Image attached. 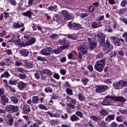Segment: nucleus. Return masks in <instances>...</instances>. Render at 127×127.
<instances>
[{
    "label": "nucleus",
    "mask_w": 127,
    "mask_h": 127,
    "mask_svg": "<svg viewBox=\"0 0 127 127\" xmlns=\"http://www.w3.org/2000/svg\"><path fill=\"white\" fill-rule=\"evenodd\" d=\"M88 50H89V45L87 43L83 44L82 45H81L77 48V50L79 53V62H82L83 55H84L87 52V51H88Z\"/></svg>",
    "instance_id": "obj_1"
},
{
    "label": "nucleus",
    "mask_w": 127,
    "mask_h": 127,
    "mask_svg": "<svg viewBox=\"0 0 127 127\" xmlns=\"http://www.w3.org/2000/svg\"><path fill=\"white\" fill-rule=\"evenodd\" d=\"M113 86L116 90H121V89L127 86V82L124 80H120L118 82H114Z\"/></svg>",
    "instance_id": "obj_2"
},
{
    "label": "nucleus",
    "mask_w": 127,
    "mask_h": 127,
    "mask_svg": "<svg viewBox=\"0 0 127 127\" xmlns=\"http://www.w3.org/2000/svg\"><path fill=\"white\" fill-rule=\"evenodd\" d=\"M105 59L98 61L94 65V69L98 72H102L105 67Z\"/></svg>",
    "instance_id": "obj_3"
},
{
    "label": "nucleus",
    "mask_w": 127,
    "mask_h": 127,
    "mask_svg": "<svg viewBox=\"0 0 127 127\" xmlns=\"http://www.w3.org/2000/svg\"><path fill=\"white\" fill-rule=\"evenodd\" d=\"M115 117L116 116H115V115L112 114L108 115L105 119V122L104 120L100 121V126H101L102 127H106V125H108V124H109L111 121H114Z\"/></svg>",
    "instance_id": "obj_4"
},
{
    "label": "nucleus",
    "mask_w": 127,
    "mask_h": 127,
    "mask_svg": "<svg viewBox=\"0 0 127 127\" xmlns=\"http://www.w3.org/2000/svg\"><path fill=\"white\" fill-rule=\"evenodd\" d=\"M109 89L110 87H109V86L107 85H98L96 87L95 92L96 93H98L99 94H102V93L106 92V91L109 90Z\"/></svg>",
    "instance_id": "obj_5"
},
{
    "label": "nucleus",
    "mask_w": 127,
    "mask_h": 127,
    "mask_svg": "<svg viewBox=\"0 0 127 127\" xmlns=\"http://www.w3.org/2000/svg\"><path fill=\"white\" fill-rule=\"evenodd\" d=\"M105 98L106 99H111V100H113V101H115V102H121L122 103H124L127 101V99L123 96L115 97L114 96L107 95Z\"/></svg>",
    "instance_id": "obj_6"
},
{
    "label": "nucleus",
    "mask_w": 127,
    "mask_h": 127,
    "mask_svg": "<svg viewBox=\"0 0 127 127\" xmlns=\"http://www.w3.org/2000/svg\"><path fill=\"white\" fill-rule=\"evenodd\" d=\"M113 49L114 47L113 46V45L111 44V43L108 42H106L104 44V47L103 49L104 52L105 54H107L109 52H111Z\"/></svg>",
    "instance_id": "obj_7"
},
{
    "label": "nucleus",
    "mask_w": 127,
    "mask_h": 127,
    "mask_svg": "<svg viewBox=\"0 0 127 127\" xmlns=\"http://www.w3.org/2000/svg\"><path fill=\"white\" fill-rule=\"evenodd\" d=\"M67 26L68 28H70V29H81V28H83V27H82V25L79 23H75L73 22H70L67 24Z\"/></svg>",
    "instance_id": "obj_8"
},
{
    "label": "nucleus",
    "mask_w": 127,
    "mask_h": 127,
    "mask_svg": "<svg viewBox=\"0 0 127 127\" xmlns=\"http://www.w3.org/2000/svg\"><path fill=\"white\" fill-rule=\"evenodd\" d=\"M13 26L15 28H21V27H22V28L20 29L21 32H23L25 29L24 24L20 21H16L14 22Z\"/></svg>",
    "instance_id": "obj_9"
},
{
    "label": "nucleus",
    "mask_w": 127,
    "mask_h": 127,
    "mask_svg": "<svg viewBox=\"0 0 127 127\" xmlns=\"http://www.w3.org/2000/svg\"><path fill=\"white\" fill-rule=\"evenodd\" d=\"M52 52V48L50 47L46 48L40 51V54L47 56V55H50Z\"/></svg>",
    "instance_id": "obj_10"
},
{
    "label": "nucleus",
    "mask_w": 127,
    "mask_h": 127,
    "mask_svg": "<svg viewBox=\"0 0 127 127\" xmlns=\"http://www.w3.org/2000/svg\"><path fill=\"white\" fill-rule=\"evenodd\" d=\"M97 38L100 43L104 44L105 43V39H106V35L103 33L99 32L98 33Z\"/></svg>",
    "instance_id": "obj_11"
},
{
    "label": "nucleus",
    "mask_w": 127,
    "mask_h": 127,
    "mask_svg": "<svg viewBox=\"0 0 127 127\" xmlns=\"http://www.w3.org/2000/svg\"><path fill=\"white\" fill-rule=\"evenodd\" d=\"M33 54L34 58L37 59L38 61H41V62H45L46 61V58L41 56H38V53L34 52Z\"/></svg>",
    "instance_id": "obj_12"
},
{
    "label": "nucleus",
    "mask_w": 127,
    "mask_h": 127,
    "mask_svg": "<svg viewBox=\"0 0 127 127\" xmlns=\"http://www.w3.org/2000/svg\"><path fill=\"white\" fill-rule=\"evenodd\" d=\"M17 87L20 91H22L27 87V83L24 82L23 81H19L17 83Z\"/></svg>",
    "instance_id": "obj_13"
},
{
    "label": "nucleus",
    "mask_w": 127,
    "mask_h": 127,
    "mask_svg": "<svg viewBox=\"0 0 127 127\" xmlns=\"http://www.w3.org/2000/svg\"><path fill=\"white\" fill-rule=\"evenodd\" d=\"M77 98L79 102H83L86 103V97L82 93H79L77 94Z\"/></svg>",
    "instance_id": "obj_14"
},
{
    "label": "nucleus",
    "mask_w": 127,
    "mask_h": 127,
    "mask_svg": "<svg viewBox=\"0 0 127 127\" xmlns=\"http://www.w3.org/2000/svg\"><path fill=\"white\" fill-rule=\"evenodd\" d=\"M31 111L30 106L28 105H25L23 107V114H29V113H30Z\"/></svg>",
    "instance_id": "obj_15"
},
{
    "label": "nucleus",
    "mask_w": 127,
    "mask_h": 127,
    "mask_svg": "<svg viewBox=\"0 0 127 127\" xmlns=\"http://www.w3.org/2000/svg\"><path fill=\"white\" fill-rule=\"evenodd\" d=\"M22 14L24 15V16H26L29 18H31L32 17V14H33V12H32L31 9H29L25 12L22 13Z\"/></svg>",
    "instance_id": "obj_16"
},
{
    "label": "nucleus",
    "mask_w": 127,
    "mask_h": 127,
    "mask_svg": "<svg viewBox=\"0 0 127 127\" xmlns=\"http://www.w3.org/2000/svg\"><path fill=\"white\" fill-rule=\"evenodd\" d=\"M19 53L21 56L23 57H27L29 55V51L26 49H23L20 50Z\"/></svg>",
    "instance_id": "obj_17"
},
{
    "label": "nucleus",
    "mask_w": 127,
    "mask_h": 127,
    "mask_svg": "<svg viewBox=\"0 0 127 127\" xmlns=\"http://www.w3.org/2000/svg\"><path fill=\"white\" fill-rule=\"evenodd\" d=\"M90 119L92 120L93 122H95V123H98V122H100V121L102 120V118L99 116H96L95 115H92L90 117Z\"/></svg>",
    "instance_id": "obj_18"
},
{
    "label": "nucleus",
    "mask_w": 127,
    "mask_h": 127,
    "mask_svg": "<svg viewBox=\"0 0 127 127\" xmlns=\"http://www.w3.org/2000/svg\"><path fill=\"white\" fill-rule=\"evenodd\" d=\"M75 105L71 103H67L66 107H67L66 111L68 113H71V109L73 110L75 109Z\"/></svg>",
    "instance_id": "obj_19"
},
{
    "label": "nucleus",
    "mask_w": 127,
    "mask_h": 127,
    "mask_svg": "<svg viewBox=\"0 0 127 127\" xmlns=\"http://www.w3.org/2000/svg\"><path fill=\"white\" fill-rule=\"evenodd\" d=\"M7 113H14V105H9L6 106Z\"/></svg>",
    "instance_id": "obj_20"
},
{
    "label": "nucleus",
    "mask_w": 127,
    "mask_h": 127,
    "mask_svg": "<svg viewBox=\"0 0 127 127\" xmlns=\"http://www.w3.org/2000/svg\"><path fill=\"white\" fill-rule=\"evenodd\" d=\"M35 41H36V39L35 37H32L27 42H26V45L27 46L32 45V44H34V43H35Z\"/></svg>",
    "instance_id": "obj_21"
},
{
    "label": "nucleus",
    "mask_w": 127,
    "mask_h": 127,
    "mask_svg": "<svg viewBox=\"0 0 127 127\" xmlns=\"http://www.w3.org/2000/svg\"><path fill=\"white\" fill-rule=\"evenodd\" d=\"M66 100L67 102H68L69 104H72L73 105H76V103H77V101L75 100V99H74L67 96H66Z\"/></svg>",
    "instance_id": "obj_22"
},
{
    "label": "nucleus",
    "mask_w": 127,
    "mask_h": 127,
    "mask_svg": "<svg viewBox=\"0 0 127 127\" xmlns=\"http://www.w3.org/2000/svg\"><path fill=\"white\" fill-rule=\"evenodd\" d=\"M24 64L26 67H29V68H32L33 67V62L32 61H25L24 62Z\"/></svg>",
    "instance_id": "obj_23"
},
{
    "label": "nucleus",
    "mask_w": 127,
    "mask_h": 127,
    "mask_svg": "<svg viewBox=\"0 0 127 127\" xmlns=\"http://www.w3.org/2000/svg\"><path fill=\"white\" fill-rule=\"evenodd\" d=\"M70 120L71 122H78L80 121V118L78 117L76 115L73 114L70 116Z\"/></svg>",
    "instance_id": "obj_24"
},
{
    "label": "nucleus",
    "mask_w": 127,
    "mask_h": 127,
    "mask_svg": "<svg viewBox=\"0 0 127 127\" xmlns=\"http://www.w3.org/2000/svg\"><path fill=\"white\" fill-rule=\"evenodd\" d=\"M99 114L101 117H106L109 115V112L105 109H102L100 111Z\"/></svg>",
    "instance_id": "obj_25"
},
{
    "label": "nucleus",
    "mask_w": 127,
    "mask_h": 127,
    "mask_svg": "<svg viewBox=\"0 0 127 127\" xmlns=\"http://www.w3.org/2000/svg\"><path fill=\"white\" fill-rule=\"evenodd\" d=\"M89 48L90 49H94V48H96L97 47V43L95 41H91L89 42Z\"/></svg>",
    "instance_id": "obj_26"
},
{
    "label": "nucleus",
    "mask_w": 127,
    "mask_h": 127,
    "mask_svg": "<svg viewBox=\"0 0 127 127\" xmlns=\"http://www.w3.org/2000/svg\"><path fill=\"white\" fill-rule=\"evenodd\" d=\"M10 101L13 104H18V102H19V100L16 96H11L10 97Z\"/></svg>",
    "instance_id": "obj_27"
},
{
    "label": "nucleus",
    "mask_w": 127,
    "mask_h": 127,
    "mask_svg": "<svg viewBox=\"0 0 127 127\" xmlns=\"http://www.w3.org/2000/svg\"><path fill=\"white\" fill-rule=\"evenodd\" d=\"M63 48H64V47H63L62 48L60 47L58 48L53 50V53H55V54H59V53H61L62 51H63Z\"/></svg>",
    "instance_id": "obj_28"
},
{
    "label": "nucleus",
    "mask_w": 127,
    "mask_h": 127,
    "mask_svg": "<svg viewBox=\"0 0 127 127\" xmlns=\"http://www.w3.org/2000/svg\"><path fill=\"white\" fill-rule=\"evenodd\" d=\"M48 9L51 11H57V10H58V7L57 5H55L54 6H49Z\"/></svg>",
    "instance_id": "obj_29"
},
{
    "label": "nucleus",
    "mask_w": 127,
    "mask_h": 127,
    "mask_svg": "<svg viewBox=\"0 0 127 127\" xmlns=\"http://www.w3.org/2000/svg\"><path fill=\"white\" fill-rule=\"evenodd\" d=\"M67 37L69 39H72V40H77V39H79V37L74 36V34H68L67 35Z\"/></svg>",
    "instance_id": "obj_30"
},
{
    "label": "nucleus",
    "mask_w": 127,
    "mask_h": 127,
    "mask_svg": "<svg viewBox=\"0 0 127 127\" xmlns=\"http://www.w3.org/2000/svg\"><path fill=\"white\" fill-rule=\"evenodd\" d=\"M10 74L7 71H5L0 76V78H9Z\"/></svg>",
    "instance_id": "obj_31"
},
{
    "label": "nucleus",
    "mask_w": 127,
    "mask_h": 127,
    "mask_svg": "<svg viewBox=\"0 0 127 127\" xmlns=\"http://www.w3.org/2000/svg\"><path fill=\"white\" fill-rule=\"evenodd\" d=\"M18 80L16 79H10L8 81V84L9 85H14V86H15V85H17L18 84V82H17Z\"/></svg>",
    "instance_id": "obj_32"
},
{
    "label": "nucleus",
    "mask_w": 127,
    "mask_h": 127,
    "mask_svg": "<svg viewBox=\"0 0 127 127\" xmlns=\"http://www.w3.org/2000/svg\"><path fill=\"white\" fill-rule=\"evenodd\" d=\"M32 101L33 104H38V102H39V97L36 96H33Z\"/></svg>",
    "instance_id": "obj_33"
},
{
    "label": "nucleus",
    "mask_w": 127,
    "mask_h": 127,
    "mask_svg": "<svg viewBox=\"0 0 127 127\" xmlns=\"http://www.w3.org/2000/svg\"><path fill=\"white\" fill-rule=\"evenodd\" d=\"M42 72L43 74H46V75H48V76H51L52 75V71L48 69H44Z\"/></svg>",
    "instance_id": "obj_34"
},
{
    "label": "nucleus",
    "mask_w": 127,
    "mask_h": 127,
    "mask_svg": "<svg viewBox=\"0 0 127 127\" xmlns=\"http://www.w3.org/2000/svg\"><path fill=\"white\" fill-rule=\"evenodd\" d=\"M0 97V100L3 103H8V98L6 97L5 95Z\"/></svg>",
    "instance_id": "obj_35"
},
{
    "label": "nucleus",
    "mask_w": 127,
    "mask_h": 127,
    "mask_svg": "<svg viewBox=\"0 0 127 127\" xmlns=\"http://www.w3.org/2000/svg\"><path fill=\"white\" fill-rule=\"evenodd\" d=\"M103 105L104 106H109V105H112V103L111 102V100L109 99H105L102 102Z\"/></svg>",
    "instance_id": "obj_36"
},
{
    "label": "nucleus",
    "mask_w": 127,
    "mask_h": 127,
    "mask_svg": "<svg viewBox=\"0 0 127 127\" xmlns=\"http://www.w3.org/2000/svg\"><path fill=\"white\" fill-rule=\"evenodd\" d=\"M74 17V14L72 13H68L66 17H65V19L66 20H70V19H73Z\"/></svg>",
    "instance_id": "obj_37"
},
{
    "label": "nucleus",
    "mask_w": 127,
    "mask_h": 127,
    "mask_svg": "<svg viewBox=\"0 0 127 127\" xmlns=\"http://www.w3.org/2000/svg\"><path fill=\"white\" fill-rule=\"evenodd\" d=\"M43 29V33H47V32H51L52 31V29L48 27H44Z\"/></svg>",
    "instance_id": "obj_38"
},
{
    "label": "nucleus",
    "mask_w": 127,
    "mask_h": 127,
    "mask_svg": "<svg viewBox=\"0 0 127 127\" xmlns=\"http://www.w3.org/2000/svg\"><path fill=\"white\" fill-rule=\"evenodd\" d=\"M112 39H113V41L115 43L118 44V46H120V45H121V43H120V39H118V37H112Z\"/></svg>",
    "instance_id": "obj_39"
},
{
    "label": "nucleus",
    "mask_w": 127,
    "mask_h": 127,
    "mask_svg": "<svg viewBox=\"0 0 127 127\" xmlns=\"http://www.w3.org/2000/svg\"><path fill=\"white\" fill-rule=\"evenodd\" d=\"M104 57V53L102 52H99L96 56V59H100V58H103Z\"/></svg>",
    "instance_id": "obj_40"
},
{
    "label": "nucleus",
    "mask_w": 127,
    "mask_h": 127,
    "mask_svg": "<svg viewBox=\"0 0 127 127\" xmlns=\"http://www.w3.org/2000/svg\"><path fill=\"white\" fill-rule=\"evenodd\" d=\"M65 92L69 96H73V90L71 88H66Z\"/></svg>",
    "instance_id": "obj_41"
},
{
    "label": "nucleus",
    "mask_w": 127,
    "mask_h": 127,
    "mask_svg": "<svg viewBox=\"0 0 127 127\" xmlns=\"http://www.w3.org/2000/svg\"><path fill=\"white\" fill-rule=\"evenodd\" d=\"M53 20L58 22V21L60 20V17H59V15L57 14H54L53 16Z\"/></svg>",
    "instance_id": "obj_42"
},
{
    "label": "nucleus",
    "mask_w": 127,
    "mask_h": 127,
    "mask_svg": "<svg viewBox=\"0 0 127 127\" xmlns=\"http://www.w3.org/2000/svg\"><path fill=\"white\" fill-rule=\"evenodd\" d=\"M45 93H52L53 92V89H52L50 86L45 88Z\"/></svg>",
    "instance_id": "obj_43"
},
{
    "label": "nucleus",
    "mask_w": 127,
    "mask_h": 127,
    "mask_svg": "<svg viewBox=\"0 0 127 127\" xmlns=\"http://www.w3.org/2000/svg\"><path fill=\"white\" fill-rule=\"evenodd\" d=\"M17 71L19 73H26V70L23 67H17Z\"/></svg>",
    "instance_id": "obj_44"
},
{
    "label": "nucleus",
    "mask_w": 127,
    "mask_h": 127,
    "mask_svg": "<svg viewBox=\"0 0 127 127\" xmlns=\"http://www.w3.org/2000/svg\"><path fill=\"white\" fill-rule=\"evenodd\" d=\"M118 54L121 57L125 56V49H121L118 51Z\"/></svg>",
    "instance_id": "obj_45"
},
{
    "label": "nucleus",
    "mask_w": 127,
    "mask_h": 127,
    "mask_svg": "<svg viewBox=\"0 0 127 127\" xmlns=\"http://www.w3.org/2000/svg\"><path fill=\"white\" fill-rule=\"evenodd\" d=\"M69 13V12H68L66 10H63L62 11V14L63 15L64 18H65L67 17V15Z\"/></svg>",
    "instance_id": "obj_46"
},
{
    "label": "nucleus",
    "mask_w": 127,
    "mask_h": 127,
    "mask_svg": "<svg viewBox=\"0 0 127 127\" xmlns=\"http://www.w3.org/2000/svg\"><path fill=\"white\" fill-rule=\"evenodd\" d=\"M19 37H20L19 35L16 36L14 35L13 36V39H14L15 41H16L17 43H18V42H20V39H19Z\"/></svg>",
    "instance_id": "obj_47"
},
{
    "label": "nucleus",
    "mask_w": 127,
    "mask_h": 127,
    "mask_svg": "<svg viewBox=\"0 0 127 127\" xmlns=\"http://www.w3.org/2000/svg\"><path fill=\"white\" fill-rule=\"evenodd\" d=\"M24 124V122H23V120L21 119H19L17 121V123L15 125V126H20L21 125H23Z\"/></svg>",
    "instance_id": "obj_48"
},
{
    "label": "nucleus",
    "mask_w": 127,
    "mask_h": 127,
    "mask_svg": "<svg viewBox=\"0 0 127 127\" xmlns=\"http://www.w3.org/2000/svg\"><path fill=\"white\" fill-rule=\"evenodd\" d=\"M18 77L21 79V80H24V79H26V75L25 74L19 73L18 75Z\"/></svg>",
    "instance_id": "obj_49"
},
{
    "label": "nucleus",
    "mask_w": 127,
    "mask_h": 127,
    "mask_svg": "<svg viewBox=\"0 0 127 127\" xmlns=\"http://www.w3.org/2000/svg\"><path fill=\"white\" fill-rule=\"evenodd\" d=\"M70 46V43L68 42H66L63 46H61V47L63 48L64 47V48H63V50H64V49H66V48H68Z\"/></svg>",
    "instance_id": "obj_50"
},
{
    "label": "nucleus",
    "mask_w": 127,
    "mask_h": 127,
    "mask_svg": "<svg viewBox=\"0 0 127 127\" xmlns=\"http://www.w3.org/2000/svg\"><path fill=\"white\" fill-rule=\"evenodd\" d=\"M38 107L40 110H45L46 111H47L48 110V108L46 107L44 105L41 104L38 105Z\"/></svg>",
    "instance_id": "obj_51"
},
{
    "label": "nucleus",
    "mask_w": 127,
    "mask_h": 127,
    "mask_svg": "<svg viewBox=\"0 0 127 127\" xmlns=\"http://www.w3.org/2000/svg\"><path fill=\"white\" fill-rule=\"evenodd\" d=\"M58 42L59 44H61V45H64V44H65V43H66V39L64 38L62 40L59 39Z\"/></svg>",
    "instance_id": "obj_52"
},
{
    "label": "nucleus",
    "mask_w": 127,
    "mask_h": 127,
    "mask_svg": "<svg viewBox=\"0 0 127 127\" xmlns=\"http://www.w3.org/2000/svg\"><path fill=\"white\" fill-rule=\"evenodd\" d=\"M75 115L77 116V117H79V118H83V117H84V115H83V113L81 112L80 111H76L75 112Z\"/></svg>",
    "instance_id": "obj_53"
},
{
    "label": "nucleus",
    "mask_w": 127,
    "mask_h": 127,
    "mask_svg": "<svg viewBox=\"0 0 127 127\" xmlns=\"http://www.w3.org/2000/svg\"><path fill=\"white\" fill-rule=\"evenodd\" d=\"M86 39L89 41V42H91V41L93 40V35L88 34L86 37Z\"/></svg>",
    "instance_id": "obj_54"
},
{
    "label": "nucleus",
    "mask_w": 127,
    "mask_h": 127,
    "mask_svg": "<svg viewBox=\"0 0 127 127\" xmlns=\"http://www.w3.org/2000/svg\"><path fill=\"white\" fill-rule=\"evenodd\" d=\"M82 83L86 86L87 84L88 83V82H89V79H88L87 78H84L81 80Z\"/></svg>",
    "instance_id": "obj_55"
},
{
    "label": "nucleus",
    "mask_w": 127,
    "mask_h": 127,
    "mask_svg": "<svg viewBox=\"0 0 127 127\" xmlns=\"http://www.w3.org/2000/svg\"><path fill=\"white\" fill-rule=\"evenodd\" d=\"M117 11H118V14H119V15H121L124 14V13L126 12V10H125V9H121L120 10H118Z\"/></svg>",
    "instance_id": "obj_56"
},
{
    "label": "nucleus",
    "mask_w": 127,
    "mask_h": 127,
    "mask_svg": "<svg viewBox=\"0 0 127 127\" xmlns=\"http://www.w3.org/2000/svg\"><path fill=\"white\" fill-rule=\"evenodd\" d=\"M127 3V0H122L121 3V5L122 7H126L127 6L126 4Z\"/></svg>",
    "instance_id": "obj_57"
},
{
    "label": "nucleus",
    "mask_w": 127,
    "mask_h": 127,
    "mask_svg": "<svg viewBox=\"0 0 127 127\" xmlns=\"http://www.w3.org/2000/svg\"><path fill=\"white\" fill-rule=\"evenodd\" d=\"M50 38H51V39H55V38H57V37H58V34H52L50 36Z\"/></svg>",
    "instance_id": "obj_58"
},
{
    "label": "nucleus",
    "mask_w": 127,
    "mask_h": 127,
    "mask_svg": "<svg viewBox=\"0 0 127 127\" xmlns=\"http://www.w3.org/2000/svg\"><path fill=\"white\" fill-rule=\"evenodd\" d=\"M104 82L105 84H107V85H109L110 84H112V80H111V79H106L104 80Z\"/></svg>",
    "instance_id": "obj_59"
},
{
    "label": "nucleus",
    "mask_w": 127,
    "mask_h": 127,
    "mask_svg": "<svg viewBox=\"0 0 127 127\" xmlns=\"http://www.w3.org/2000/svg\"><path fill=\"white\" fill-rule=\"evenodd\" d=\"M119 112H121V114H123L124 115H126L127 114V110L124 109L123 108H120L119 109Z\"/></svg>",
    "instance_id": "obj_60"
},
{
    "label": "nucleus",
    "mask_w": 127,
    "mask_h": 127,
    "mask_svg": "<svg viewBox=\"0 0 127 127\" xmlns=\"http://www.w3.org/2000/svg\"><path fill=\"white\" fill-rule=\"evenodd\" d=\"M5 53H6V54H7L8 55H12V51H11V50L10 49H6L5 51Z\"/></svg>",
    "instance_id": "obj_61"
},
{
    "label": "nucleus",
    "mask_w": 127,
    "mask_h": 127,
    "mask_svg": "<svg viewBox=\"0 0 127 127\" xmlns=\"http://www.w3.org/2000/svg\"><path fill=\"white\" fill-rule=\"evenodd\" d=\"M13 123V118H9L7 122V124L9 125L10 126H12V124Z\"/></svg>",
    "instance_id": "obj_62"
},
{
    "label": "nucleus",
    "mask_w": 127,
    "mask_h": 127,
    "mask_svg": "<svg viewBox=\"0 0 127 127\" xmlns=\"http://www.w3.org/2000/svg\"><path fill=\"white\" fill-rule=\"evenodd\" d=\"M23 64L22 62H18V61H16L15 62L14 65L15 66H22Z\"/></svg>",
    "instance_id": "obj_63"
},
{
    "label": "nucleus",
    "mask_w": 127,
    "mask_h": 127,
    "mask_svg": "<svg viewBox=\"0 0 127 127\" xmlns=\"http://www.w3.org/2000/svg\"><path fill=\"white\" fill-rule=\"evenodd\" d=\"M111 127H118V124L117 122H113V123H111L110 125Z\"/></svg>",
    "instance_id": "obj_64"
}]
</instances>
